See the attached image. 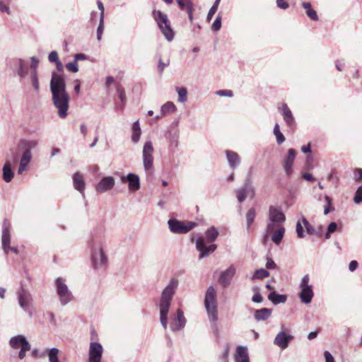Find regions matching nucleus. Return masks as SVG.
<instances>
[{"label": "nucleus", "instance_id": "obj_1", "mask_svg": "<svg viewBox=\"0 0 362 362\" xmlns=\"http://www.w3.org/2000/svg\"><path fill=\"white\" fill-rule=\"evenodd\" d=\"M50 91L54 106L57 109L58 116L66 118L68 115L70 97L66 89L64 78L56 72L52 74Z\"/></svg>", "mask_w": 362, "mask_h": 362}, {"label": "nucleus", "instance_id": "obj_2", "mask_svg": "<svg viewBox=\"0 0 362 362\" xmlns=\"http://www.w3.org/2000/svg\"><path fill=\"white\" fill-rule=\"evenodd\" d=\"M179 281L172 278L163 289L158 304L160 313V322L164 329L168 327V315L174 295L178 288Z\"/></svg>", "mask_w": 362, "mask_h": 362}, {"label": "nucleus", "instance_id": "obj_3", "mask_svg": "<svg viewBox=\"0 0 362 362\" xmlns=\"http://www.w3.org/2000/svg\"><path fill=\"white\" fill-rule=\"evenodd\" d=\"M37 144L36 140H22L16 150H11L10 156L14 163L18 162V153L20 151H23L18 170L19 175H21L27 169L32 158L31 150L34 149Z\"/></svg>", "mask_w": 362, "mask_h": 362}, {"label": "nucleus", "instance_id": "obj_4", "mask_svg": "<svg viewBox=\"0 0 362 362\" xmlns=\"http://www.w3.org/2000/svg\"><path fill=\"white\" fill-rule=\"evenodd\" d=\"M204 303L213 332L217 335L218 333L217 294L214 286H211L207 288Z\"/></svg>", "mask_w": 362, "mask_h": 362}, {"label": "nucleus", "instance_id": "obj_5", "mask_svg": "<svg viewBox=\"0 0 362 362\" xmlns=\"http://www.w3.org/2000/svg\"><path fill=\"white\" fill-rule=\"evenodd\" d=\"M91 257L95 269H105L107 264V257L105 254L100 241L93 239L90 243Z\"/></svg>", "mask_w": 362, "mask_h": 362}, {"label": "nucleus", "instance_id": "obj_6", "mask_svg": "<svg viewBox=\"0 0 362 362\" xmlns=\"http://www.w3.org/2000/svg\"><path fill=\"white\" fill-rule=\"evenodd\" d=\"M153 16L165 39L169 42L172 41L174 39L175 33L170 26V22L168 20V16L160 11L154 10L153 11Z\"/></svg>", "mask_w": 362, "mask_h": 362}, {"label": "nucleus", "instance_id": "obj_7", "mask_svg": "<svg viewBox=\"0 0 362 362\" xmlns=\"http://www.w3.org/2000/svg\"><path fill=\"white\" fill-rule=\"evenodd\" d=\"M16 297L21 308L31 317L33 316V298L30 291L25 286L21 285L16 291Z\"/></svg>", "mask_w": 362, "mask_h": 362}, {"label": "nucleus", "instance_id": "obj_8", "mask_svg": "<svg viewBox=\"0 0 362 362\" xmlns=\"http://www.w3.org/2000/svg\"><path fill=\"white\" fill-rule=\"evenodd\" d=\"M9 346L14 350L21 349L18 352V358L21 360L25 357L26 352L31 349L26 337L21 334L12 337L9 340Z\"/></svg>", "mask_w": 362, "mask_h": 362}, {"label": "nucleus", "instance_id": "obj_9", "mask_svg": "<svg viewBox=\"0 0 362 362\" xmlns=\"http://www.w3.org/2000/svg\"><path fill=\"white\" fill-rule=\"evenodd\" d=\"M55 286L57 296L62 306L67 305L74 299V296L65 284L64 279L58 277L55 280Z\"/></svg>", "mask_w": 362, "mask_h": 362}, {"label": "nucleus", "instance_id": "obj_10", "mask_svg": "<svg viewBox=\"0 0 362 362\" xmlns=\"http://www.w3.org/2000/svg\"><path fill=\"white\" fill-rule=\"evenodd\" d=\"M309 282L310 276L308 274H305L303 276L301 281L299 283V288L300 291L298 294V296L301 302L305 304L310 303L314 296L313 286L310 284Z\"/></svg>", "mask_w": 362, "mask_h": 362}, {"label": "nucleus", "instance_id": "obj_11", "mask_svg": "<svg viewBox=\"0 0 362 362\" xmlns=\"http://www.w3.org/2000/svg\"><path fill=\"white\" fill-rule=\"evenodd\" d=\"M153 151L152 142L151 141L145 142L142 151V160L144 170L148 175L153 171Z\"/></svg>", "mask_w": 362, "mask_h": 362}, {"label": "nucleus", "instance_id": "obj_12", "mask_svg": "<svg viewBox=\"0 0 362 362\" xmlns=\"http://www.w3.org/2000/svg\"><path fill=\"white\" fill-rule=\"evenodd\" d=\"M168 223L170 231L177 234L187 233L197 225L196 223L192 221L184 224L183 222L177 219H170Z\"/></svg>", "mask_w": 362, "mask_h": 362}, {"label": "nucleus", "instance_id": "obj_13", "mask_svg": "<svg viewBox=\"0 0 362 362\" xmlns=\"http://www.w3.org/2000/svg\"><path fill=\"white\" fill-rule=\"evenodd\" d=\"M196 247L200 252L199 259H202L215 251L216 245L211 244L209 246H206L204 238L203 237H199L196 242Z\"/></svg>", "mask_w": 362, "mask_h": 362}, {"label": "nucleus", "instance_id": "obj_14", "mask_svg": "<svg viewBox=\"0 0 362 362\" xmlns=\"http://www.w3.org/2000/svg\"><path fill=\"white\" fill-rule=\"evenodd\" d=\"M296 156V151L293 148H289L288 153L283 160V168L287 176H290L293 173V165Z\"/></svg>", "mask_w": 362, "mask_h": 362}, {"label": "nucleus", "instance_id": "obj_15", "mask_svg": "<svg viewBox=\"0 0 362 362\" xmlns=\"http://www.w3.org/2000/svg\"><path fill=\"white\" fill-rule=\"evenodd\" d=\"M103 351V346L100 343L90 342L89 349V362H100Z\"/></svg>", "mask_w": 362, "mask_h": 362}, {"label": "nucleus", "instance_id": "obj_16", "mask_svg": "<svg viewBox=\"0 0 362 362\" xmlns=\"http://www.w3.org/2000/svg\"><path fill=\"white\" fill-rule=\"evenodd\" d=\"M268 218L272 221L276 222L279 224L286 221V216L280 206H270L268 212Z\"/></svg>", "mask_w": 362, "mask_h": 362}, {"label": "nucleus", "instance_id": "obj_17", "mask_svg": "<svg viewBox=\"0 0 362 362\" xmlns=\"http://www.w3.org/2000/svg\"><path fill=\"white\" fill-rule=\"evenodd\" d=\"M236 269L233 265L230 266L227 269L222 272L218 278V283L224 288L228 287L235 274Z\"/></svg>", "mask_w": 362, "mask_h": 362}, {"label": "nucleus", "instance_id": "obj_18", "mask_svg": "<svg viewBox=\"0 0 362 362\" xmlns=\"http://www.w3.org/2000/svg\"><path fill=\"white\" fill-rule=\"evenodd\" d=\"M186 324V319L182 310H177L176 316L173 319L170 329L173 332H178L182 329Z\"/></svg>", "mask_w": 362, "mask_h": 362}, {"label": "nucleus", "instance_id": "obj_19", "mask_svg": "<svg viewBox=\"0 0 362 362\" xmlns=\"http://www.w3.org/2000/svg\"><path fill=\"white\" fill-rule=\"evenodd\" d=\"M115 181L112 176L104 177L95 186V190L99 193H104L113 188Z\"/></svg>", "mask_w": 362, "mask_h": 362}, {"label": "nucleus", "instance_id": "obj_20", "mask_svg": "<svg viewBox=\"0 0 362 362\" xmlns=\"http://www.w3.org/2000/svg\"><path fill=\"white\" fill-rule=\"evenodd\" d=\"M122 182H128L129 190L136 192L140 189V180L137 175L129 173L127 176L121 177Z\"/></svg>", "mask_w": 362, "mask_h": 362}, {"label": "nucleus", "instance_id": "obj_21", "mask_svg": "<svg viewBox=\"0 0 362 362\" xmlns=\"http://www.w3.org/2000/svg\"><path fill=\"white\" fill-rule=\"evenodd\" d=\"M293 337L287 334L284 332H280L276 336L274 344L276 346H279L282 349H285L288 346V344L291 340H293Z\"/></svg>", "mask_w": 362, "mask_h": 362}, {"label": "nucleus", "instance_id": "obj_22", "mask_svg": "<svg viewBox=\"0 0 362 362\" xmlns=\"http://www.w3.org/2000/svg\"><path fill=\"white\" fill-rule=\"evenodd\" d=\"M250 192L254 194V188L252 186L251 182L250 181H247L243 187L235 191L238 202L240 203L244 202Z\"/></svg>", "mask_w": 362, "mask_h": 362}, {"label": "nucleus", "instance_id": "obj_23", "mask_svg": "<svg viewBox=\"0 0 362 362\" xmlns=\"http://www.w3.org/2000/svg\"><path fill=\"white\" fill-rule=\"evenodd\" d=\"M11 242V235L8 229V226H7L6 221H4L3 224V230H2V237H1V243L2 248L6 254H8V248Z\"/></svg>", "mask_w": 362, "mask_h": 362}, {"label": "nucleus", "instance_id": "obj_24", "mask_svg": "<svg viewBox=\"0 0 362 362\" xmlns=\"http://www.w3.org/2000/svg\"><path fill=\"white\" fill-rule=\"evenodd\" d=\"M235 359V362H250L247 346H238L236 348Z\"/></svg>", "mask_w": 362, "mask_h": 362}, {"label": "nucleus", "instance_id": "obj_25", "mask_svg": "<svg viewBox=\"0 0 362 362\" xmlns=\"http://www.w3.org/2000/svg\"><path fill=\"white\" fill-rule=\"evenodd\" d=\"M282 114L286 124L291 128L293 127L295 125V119L291 111L286 103L282 105Z\"/></svg>", "mask_w": 362, "mask_h": 362}, {"label": "nucleus", "instance_id": "obj_26", "mask_svg": "<svg viewBox=\"0 0 362 362\" xmlns=\"http://www.w3.org/2000/svg\"><path fill=\"white\" fill-rule=\"evenodd\" d=\"M168 142L170 151L174 152L179 144V132L177 129L168 132Z\"/></svg>", "mask_w": 362, "mask_h": 362}, {"label": "nucleus", "instance_id": "obj_27", "mask_svg": "<svg viewBox=\"0 0 362 362\" xmlns=\"http://www.w3.org/2000/svg\"><path fill=\"white\" fill-rule=\"evenodd\" d=\"M272 310L270 308H261L256 310L254 313V317L257 321H264L269 319L272 315Z\"/></svg>", "mask_w": 362, "mask_h": 362}, {"label": "nucleus", "instance_id": "obj_28", "mask_svg": "<svg viewBox=\"0 0 362 362\" xmlns=\"http://www.w3.org/2000/svg\"><path fill=\"white\" fill-rule=\"evenodd\" d=\"M2 170H3V175H2L3 180L6 182H10L14 177V173L11 169V164L9 160H6L5 162Z\"/></svg>", "mask_w": 362, "mask_h": 362}, {"label": "nucleus", "instance_id": "obj_29", "mask_svg": "<svg viewBox=\"0 0 362 362\" xmlns=\"http://www.w3.org/2000/svg\"><path fill=\"white\" fill-rule=\"evenodd\" d=\"M226 157L229 165L231 168L235 169L240 163V159L237 153L231 151H226Z\"/></svg>", "mask_w": 362, "mask_h": 362}, {"label": "nucleus", "instance_id": "obj_30", "mask_svg": "<svg viewBox=\"0 0 362 362\" xmlns=\"http://www.w3.org/2000/svg\"><path fill=\"white\" fill-rule=\"evenodd\" d=\"M73 182L74 188L81 193H83L85 189V182L83 177L80 173H76L74 174Z\"/></svg>", "mask_w": 362, "mask_h": 362}, {"label": "nucleus", "instance_id": "obj_31", "mask_svg": "<svg viewBox=\"0 0 362 362\" xmlns=\"http://www.w3.org/2000/svg\"><path fill=\"white\" fill-rule=\"evenodd\" d=\"M285 233V228L283 226L277 227L271 237L272 241L276 245H280Z\"/></svg>", "mask_w": 362, "mask_h": 362}, {"label": "nucleus", "instance_id": "obj_32", "mask_svg": "<svg viewBox=\"0 0 362 362\" xmlns=\"http://www.w3.org/2000/svg\"><path fill=\"white\" fill-rule=\"evenodd\" d=\"M268 298L274 305H278L279 303H285L286 301L287 297L286 295L279 294L275 291H272L269 294Z\"/></svg>", "mask_w": 362, "mask_h": 362}, {"label": "nucleus", "instance_id": "obj_33", "mask_svg": "<svg viewBox=\"0 0 362 362\" xmlns=\"http://www.w3.org/2000/svg\"><path fill=\"white\" fill-rule=\"evenodd\" d=\"M132 141L133 143H137L139 141L141 134V130L139 121L134 122L132 127Z\"/></svg>", "mask_w": 362, "mask_h": 362}, {"label": "nucleus", "instance_id": "obj_34", "mask_svg": "<svg viewBox=\"0 0 362 362\" xmlns=\"http://www.w3.org/2000/svg\"><path fill=\"white\" fill-rule=\"evenodd\" d=\"M18 69L17 70L18 75L21 78H25L28 73V63L22 59H19L18 60Z\"/></svg>", "mask_w": 362, "mask_h": 362}, {"label": "nucleus", "instance_id": "obj_35", "mask_svg": "<svg viewBox=\"0 0 362 362\" xmlns=\"http://www.w3.org/2000/svg\"><path fill=\"white\" fill-rule=\"evenodd\" d=\"M59 350L53 347L46 349V354L48 356L49 362H59Z\"/></svg>", "mask_w": 362, "mask_h": 362}, {"label": "nucleus", "instance_id": "obj_36", "mask_svg": "<svg viewBox=\"0 0 362 362\" xmlns=\"http://www.w3.org/2000/svg\"><path fill=\"white\" fill-rule=\"evenodd\" d=\"M177 107L173 102L168 101L161 106L160 112L162 115L175 112Z\"/></svg>", "mask_w": 362, "mask_h": 362}, {"label": "nucleus", "instance_id": "obj_37", "mask_svg": "<svg viewBox=\"0 0 362 362\" xmlns=\"http://www.w3.org/2000/svg\"><path fill=\"white\" fill-rule=\"evenodd\" d=\"M29 80L36 93L40 91V82L37 72L30 71Z\"/></svg>", "mask_w": 362, "mask_h": 362}, {"label": "nucleus", "instance_id": "obj_38", "mask_svg": "<svg viewBox=\"0 0 362 362\" xmlns=\"http://www.w3.org/2000/svg\"><path fill=\"white\" fill-rule=\"evenodd\" d=\"M256 217V211L255 208H251L246 214V227L249 230L252 225Z\"/></svg>", "mask_w": 362, "mask_h": 362}, {"label": "nucleus", "instance_id": "obj_39", "mask_svg": "<svg viewBox=\"0 0 362 362\" xmlns=\"http://www.w3.org/2000/svg\"><path fill=\"white\" fill-rule=\"evenodd\" d=\"M218 235V231L214 226H211L206 231V237L210 243L214 242Z\"/></svg>", "mask_w": 362, "mask_h": 362}, {"label": "nucleus", "instance_id": "obj_40", "mask_svg": "<svg viewBox=\"0 0 362 362\" xmlns=\"http://www.w3.org/2000/svg\"><path fill=\"white\" fill-rule=\"evenodd\" d=\"M269 276V272L264 269H257L252 276V279H262L264 278L268 277Z\"/></svg>", "mask_w": 362, "mask_h": 362}, {"label": "nucleus", "instance_id": "obj_41", "mask_svg": "<svg viewBox=\"0 0 362 362\" xmlns=\"http://www.w3.org/2000/svg\"><path fill=\"white\" fill-rule=\"evenodd\" d=\"M178 94V101L183 103L187 100V90L186 88L181 87L176 88Z\"/></svg>", "mask_w": 362, "mask_h": 362}, {"label": "nucleus", "instance_id": "obj_42", "mask_svg": "<svg viewBox=\"0 0 362 362\" xmlns=\"http://www.w3.org/2000/svg\"><path fill=\"white\" fill-rule=\"evenodd\" d=\"M179 7L182 11H187L189 8L193 7V4L191 0H175Z\"/></svg>", "mask_w": 362, "mask_h": 362}, {"label": "nucleus", "instance_id": "obj_43", "mask_svg": "<svg viewBox=\"0 0 362 362\" xmlns=\"http://www.w3.org/2000/svg\"><path fill=\"white\" fill-rule=\"evenodd\" d=\"M220 1H221V0H215V2L214 3L213 6L211 7V8L209 9V11L208 12V14L206 16L207 21L209 22L212 19V17L214 16V15L215 14V13L216 12V11L218 9Z\"/></svg>", "mask_w": 362, "mask_h": 362}, {"label": "nucleus", "instance_id": "obj_44", "mask_svg": "<svg viewBox=\"0 0 362 362\" xmlns=\"http://www.w3.org/2000/svg\"><path fill=\"white\" fill-rule=\"evenodd\" d=\"M281 225L276 222L272 221V220L269 219L267 220V228L266 230L267 233H270L277 229L278 226H280Z\"/></svg>", "mask_w": 362, "mask_h": 362}, {"label": "nucleus", "instance_id": "obj_45", "mask_svg": "<svg viewBox=\"0 0 362 362\" xmlns=\"http://www.w3.org/2000/svg\"><path fill=\"white\" fill-rule=\"evenodd\" d=\"M221 28V16L218 14L212 24L211 29L214 31H218Z\"/></svg>", "mask_w": 362, "mask_h": 362}, {"label": "nucleus", "instance_id": "obj_46", "mask_svg": "<svg viewBox=\"0 0 362 362\" xmlns=\"http://www.w3.org/2000/svg\"><path fill=\"white\" fill-rule=\"evenodd\" d=\"M104 30V18H100V23L97 29V39L98 40H101L102 35Z\"/></svg>", "mask_w": 362, "mask_h": 362}, {"label": "nucleus", "instance_id": "obj_47", "mask_svg": "<svg viewBox=\"0 0 362 362\" xmlns=\"http://www.w3.org/2000/svg\"><path fill=\"white\" fill-rule=\"evenodd\" d=\"M354 201L356 204H360L362 202V185L358 187Z\"/></svg>", "mask_w": 362, "mask_h": 362}, {"label": "nucleus", "instance_id": "obj_48", "mask_svg": "<svg viewBox=\"0 0 362 362\" xmlns=\"http://www.w3.org/2000/svg\"><path fill=\"white\" fill-rule=\"evenodd\" d=\"M66 66L68 70L73 73H76L78 71L77 62H76V61L74 60L73 62L67 63Z\"/></svg>", "mask_w": 362, "mask_h": 362}, {"label": "nucleus", "instance_id": "obj_49", "mask_svg": "<svg viewBox=\"0 0 362 362\" xmlns=\"http://www.w3.org/2000/svg\"><path fill=\"white\" fill-rule=\"evenodd\" d=\"M170 64V60H167L166 62H163L162 61L161 59H159L158 61V71L160 74H162L163 70L165 69V67H167L168 66H169Z\"/></svg>", "mask_w": 362, "mask_h": 362}, {"label": "nucleus", "instance_id": "obj_50", "mask_svg": "<svg viewBox=\"0 0 362 362\" xmlns=\"http://www.w3.org/2000/svg\"><path fill=\"white\" fill-rule=\"evenodd\" d=\"M30 60H31L30 71L37 72V66L39 64L38 59L35 57H32L30 58Z\"/></svg>", "mask_w": 362, "mask_h": 362}, {"label": "nucleus", "instance_id": "obj_51", "mask_svg": "<svg viewBox=\"0 0 362 362\" xmlns=\"http://www.w3.org/2000/svg\"><path fill=\"white\" fill-rule=\"evenodd\" d=\"M296 233L298 238H302L305 237L303 227L300 221H298L296 223Z\"/></svg>", "mask_w": 362, "mask_h": 362}, {"label": "nucleus", "instance_id": "obj_52", "mask_svg": "<svg viewBox=\"0 0 362 362\" xmlns=\"http://www.w3.org/2000/svg\"><path fill=\"white\" fill-rule=\"evenodd\" d=\"M325 202H327V205L325 206V209H324V214L327 215L329 214V212L330 211V206L332 204V199L328 196H325Z\"/></svg>", "mask_w": 362, "mask_h": 362}, {"label": "nucleus", "instance_id": "obj_53", "mask_svg": "<svg viewBox=\"0 0 362 362\" xmlns=\"http://www.w3.org/2000/svg\"><path fill=\"white\" fill-rule=\"evenodd\" d=\"M306 14L309 18H310L313 21L318 20L317 12L312 8L306 11Z\"/></svg>", "mask_w": 362, "mask_h": 362}, {"label": "nucleus", "instance_id": "obj_54", "mask_svg": "<svg viewBox=\"0 0 362 362\" xmlns=\"http://www.w3.org/2000/svg\"><path fill=\"white\" fill-rule=\"evenodd\" d=\"M48 59L50 62H57L59 61L58 53L56 51H52L48 56Z\"/></svg>", "mask_w": 362, "mask_h": 362}, {"label": "nucleus", "instance_id": "obj_55", "mask_svg": "<svg viewBox=\"0 0 362 362\" xmlns=\"http://www.w3.org/2000/svg\"><path fill=\"white\" fill-rule=\"evenodd\" d=\"M46 355V351H40L37 349H34L32 351V356L34 358H43Z\"/></svg>", "mask_w": 362, "mask_h": 362}, {"label": "nucleus", "instance_id": "obj_56", "mask_svg": "<svg viewBox=\"0 0 362 362\" xmlns=\"http://www.w3.org/2000/svg\"><path fill=\"white\" fill-rule=\"evenodd\" d=\"M219 96H227V97H232L233 96V91L230 90H220L216 91V93Z\"/></svg>", "mask_w": 362, "mask_h": 362}, {"label": "nucleus", "instance_id": "obj_57", "mask_svg": "<svg viewBox=\"0 0 362 362\" xmlns=\"http://www.w3.org/2000/svg\"><path fill=\"white\" fill-rule=\"evenodd\" d=\"M276 267V264H275V262L271 258L267 257L266 267L269 269H275Z\"/></svg>", "mask_w": 362, "mask_h": 362}, {"label": "nucleus", "instance_id": "obj_58", "mask_svg": "<svg viewBox=\"0 0 362 362\" xmlns=\"http://www.w3.org/2000/svg\"><path fill=\"white\" fill-rule=\"evenodd\" d=\"M277 6L282 9H286L288 7V4L285 0H276Z\"/></svg>", "mask_w": 362, "mask_h": 362}, {"label": "nucleus", "instance_id": "obj_59", "mask_svg": "<svg viewBox=\"0 0 362 362\" xmlns=\"http://www.w3.org/2000/svg\"><path fill=\"white\" fill-rule=\"evenodd\" d=\"M325 358L326 362H334V357L329 351H325L324 353Z\"/></svg>", "mask_w": 362, "mask_h": 362}, {"label": "nucleus", "instance_id": "obj_60", "mask_svg": "<svg viewBox=\"0 0 362 362\" xmlns=\"http://www.w3.org/2000/svg\"><path fill=\"white\" fill-rule=\"evenodd\" d=\"M252 300L254 303H261L263 300V298L260 293H255L252 298Z\"/></svg>", "mask_w": 362, "mask_h": 362}, {"label": "nucleus", "instance_id": "obj_61", "mask_svg": "<svg viewBox=\"0 0 362 362\" xmlns=\"http://www.w3.org/2000/svg\"><path fill=\"white\" fill-rule=\"evenodd\" d=\"M306 229V231L308 234H315V229L314 228V227L310 223H308V224H306L305 226H304Z\"/></svg>", "mask_w": 362, "mask_h": 362}, {"label": "nucleus", "instance_id": "obj_62", "mask_svg": "<svg viewBox=\"0 0 362 362\" xmlns=\"http://www.w3.org/2000/svg\"><path fill=\"white\" fill-rule=\"evenodd\" d=\"M358 262L356 260H352L351 262H350L349 263V269L351 271V272H354L356 268L358 267Z\"/></svg>", "mask_w": 362, "mask_h": 362}, {"label": "nucleus", "instance_id": "obj_63", "mask_svg": "<svg viewBox=\"0 0 362 362\" xmlns=\"http://www.w3.org/2000/svg\"><path fill=\"white\" fill-rule=\"evenodd\" d=\"M275 136H276V141H277L278 144H281L283 142H284L285 137L281 132H280L279 134H276Z\"/></svg>", "mask_w": 362, "mask_h": 362}, {"label": "nucleus", "instance_id": "obj_64", "mask_svg": "<svg viewBox=\"0 0 362 362\" xmlns=\"http://www.w3.org/2000/svg\"><path fill=\"white\" fill-rule=\"evenodd\" d=\"M337 224L335 222H331L327 227V230L329 233H333L337 230Z\"/></svg>", "mask_w": 362, "mask_h": 362}]
</instances>
